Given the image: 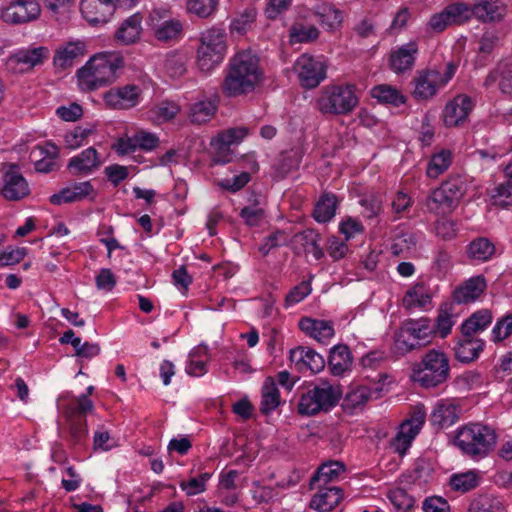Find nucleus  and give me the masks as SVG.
Masks as SVG:
<instances>
[{
  "label": "nucleus",
  "mask_w": 512,
  "mask_h": 512,
  "mask_svg": "<svg viewBox=\"0 0 512 512\" xmlns=\"http://www.w3.org/2000/svg\"><path fill=\"white\" fill-rule=\"evenodd\" d=\"M294 70L303 88L314 89L326 78L327 66L314 56L302 54L294 63Z\"/></svg>",
  "instance_id": "10"
},
{
  "label": "nucleus",
  "mask_w": 512,
  "mask_h": 512,
  "mask_svg": "<svg viewBox=\"0 0 512 512\" xmlns=\"http://www.w3.org/2000/svg\"><path fill=\"white\" fill-rule=\"evenodd\" d=\"M212 474L203 472L195 477H190L187 480H181L179 487L188 496L198 495L206 490V484L210 480Z\"/></svg>",
  "instance_id": "44"
},
{
  "label": "nucleus",
  "mask_w": 512,
  "mask_h": 512,
  "mask_svg": "<svg viewBox=\"0 0 512 512\" xmlns=\"http://www.w3.org/2000/svg\"><path fill=\"white\" fill-rule=\"evenodd\" d=\"M487 287L482 276L472 277L457 287L453 292V300L457 304H468L478 299Z\"/></svg>",
  "instance_id": "24"
},
{
  "label": "nucleus",
  "mask_w": 512,
  "mask_h": 512,
  "mask_svg": "<svg viewBox=\"0 0 512 512\" xmlns=\"http://www.w3.org/2000/svg\"><path fill=\"white\" fill-rule=\"evenodd\" d=\"M124 67L125 60L120 53H98L77 71L79 86L90 92L110 85L123 74Z\"/></svg>",
  "instance_id": "2"
},
{
  "label": "nucleus",
  "mask_w": 512,
  "mask_h": 512,
  "mask_svg": "<svg viewBox=\"0 0 512 512\" xmlns=\"http://www.w3.org/2000/svg\"><path fill=\"white\" fill-rule=\"evenodd\" d=\"M451 164V153L449 151H441L434 155L430 160L427 167V176L430 178H437L442 174Z\"/></svg>",
  "instance_id": "48"
},
{
  "label": "nucleus",
  "mask_w": 512,
  "mask_h": 512,
  "mask_svg": "<svg viewBox=\"0 0 512 512\" xmlns=\"http://www.w3.org/2000/svg\"><path fill=\"white\" fill-rule=\"evenodd\" d=\"M141 88L136 84L114 87L103 95L105 104L111 109L128 110L138 105Z\"/></svg>",
  "instance_id": "13"
},
{
  "label": "nucleus",
  "mask_w": 512,
  "mask_h": 512,
  "mask_svg": "<svg viewBox=\"0 0 512 512\" xmlns=\"http://www.w3.org/2000/svg\"><path fill=\"white\" fill-rule=\"evenodd\" d=\"M498 434L494 427L482 422H470L459 427L454 436L455 446L467 457L480 460L495 448Z\"/></svg>",
  "instance_id": "3"
},
{
  "label": "nucleus",
  "mask_w": 512,
  "mask_h": 512,
  "mask_svg": "<svg viewBox=\"0 0 512 512\" xmlns=\"http://www.w3.org/2000/svg\"><path fill=\"white\" fill-rule=\"evenodd\" d=\"M217 5L218 0H188L187 8L189 12L207 18L214 13Z\"/></svg>",
  "instance_id": "50"
},
{
  "label": "nucleus",
  "mask_w": 512,
  "mask_h": 512,
  "mask_svg": "<svg viewBox=\"0 0 512 512\" xmlns=\"http://www.w3.org/2000/svg\"><path fill=\"white\" fill-rule=\"evenodd\" d=\"M96 286L100 290L111 291L116 286V277L108 268L100 270L95 278Z\"/></svg>",
  "instance_id": "61"
},
{
  "label": "nucleus",
  "mask_w": 512,
  "mask_h": 512,
  "mask_svg": "<svg viewBox=\"0 0 512 512\" xmlns=\"http://www.w3.org/2000/svg\"><path fill=\"white\" fill-rule=\"evenodd\" d=\"M352 363V356L348 346L336 345L334 346L328 357V365L333 375H342L349 369Z\"/></svg>",
  "instance_id": "33"
},
{
  "label": "nucleus",
  "mask_w": 512,
  "mask_h": 512,
  "mask_svg": "<svg viewBox=\"0 0 512 512\" xmlns=\"http://www.w3.org/2000/svg\"><path fill=\"white\" fill-rule=\"evenodd\" d=\"M101 165L99 154L93 147L83 150L79 155L69 160L67 168L73 175H85L91 173Z\"/></svg>",
  "instance_id": "26"
},
{
  "label": "nucleus",
  "mask_w": 512,
  "mask_h": 512,
  "mask_svg": "<svg viewBox=\"0 0 512 512\" xmlns=\"http://www.w3.org/2000/svg\"><path fill=\"white\" fill-rule=\"evenodd\" d=\"M105 175L108 180L116 187L125 180L129 173L128 169L125 166H121L118 164L107 166L104 170Z\"/></svg>",
  "instance_id": "62"
},
{
  "label": "nucleus",
  "mask_w": 512,
  "mask_h": 512,
  "mask_svg": "<svg viewBox=\"0 0 512 512\" xmlns=\"http://www.w3.org/2000/svg\"><path fill=\"white\" fill-rule=\"evenodd\" d=\"M298 326L306 335L321 343H324L334 335L333 323L331 321L302 317L299 320Z\"/></svg>",
  "instance_id": "27"
},
{
  "label": "nucleus",
  "mask_w": 512,
  "mask_h": 512,
  "mask_svg": "<svg viewBox=\"0 0 512 512\" xmlns=\"http://www.w3.org/2000/svg\"><path fill=\"white\" fill-rule=\"evenodd\" d=\"M424 425V418H406L399 426L391 445L395 452L403 456L411 447Z\"/></svg>",
  "instance_id": "15"
},
{
  "label": "nucleus",
  "mask_w": 512,
  "mask_h": 512,
  "mask_svg": "<svg viewBox=\"0 0 512 512\" xmlns=\"http://www.w3.org/2000/svg\"><path fill=\"white\" fill-rule=\"evenodd\" d=\"M499 89L505 94H512V64L510 63L503 62Z\"/></svg>",
  "instance_id": "64"
},
{
  "label": "nucleus",
  "mask_w": 512,
  "mask_h": 512,
  "mask_svg": "<svg viewBox=\"0 0 512 512\" xmlns=\"http://www.w3.org/2000/svg\"><path fill=\"white\" fill-rule=\"evenodd\" d=\"M449 377V357L444 351L435 348L427 350L411 368V380L425 389L439 387Z\"/></svg>",
  "instance_id": "4"
},
{
  "label": "nucleus",
  "mask_w": 512,
  "mask_h": 512,
  "mask_svg": "<svg viewBox=\"0 0 512 512\" xmlns=\"http://www.w3.org/2000/svg\"><path fill=\"white\" fill-rule=\"evenodd\" d=\"M321 235L313 229H306L296 233L292 238V244L296 250H302L304 253H311L316 260L324 256L320 246Z\"/></svg>",
  "instance_id": "25"
},
{
  "label": "nucleus",
  "mask_w": 512,
  "mask_h": 512,
  "mask_svg": "<svg viewBox=\"0 0 512 512\" xmlns=\"http://www.w3.org/2000/svg\"><path fill=\"white\" fill-rule=\"evenodd\" d=\"M115 7L113 0H82L80 3L83 17L93 25L106 23Z\"/></svg>",
  "instance_id": "18"
},
{
  "label": "nucleus",
  "mask_w": 512,
  "mask_h": 512,
  "mask_svg": "<svg viewBox=\"0 0 512 512\" xmlns=\"http://www.w3.org/2000/svg\"><path fill=\"white\" fill-rule=\"evenodd\" d=\"M319 31L313 26H305L303 24L293 25L290 29V42L295 43H308L318 38Z\"/></svg>",
  "instance_id": "46"
},
{
  "label": "nucleus",
  "mask_w": 512,
  "mask_h": 512,
  "mask_svg": "<svg viewBox=\"0 0 512 512\" xmlns=\"http://www.w3.org/2000/svg\"><path fill=\"white\" fill-rule=\"evenodd\" d=\"M431 294L423 284H416L408 290L403 298V306L406 309L412 307H425L431 303Z\"/></svg>",
  "instance_id": "39"
},
{
  "label": "nucleus",
  "mask_w": 512,
  "mask_h": 512,
  "mask_svg": "<svg viewBox=\"0 0 512 512\" xmlns=\"http://www.w3.org/2000/svg\"><path fill=\"white\" fill-rule=\"evenodd\" d=\"M342 397V390L337 385L324 382L303 393L298 401V412L301 415L328 413Z\"/></svg>",
  "instance_id": "7"
},
{
  "label": "nucleus",
  "mask_w": 512,
  "mask_h": 512,
  "mask_svg": "<svg viewBox=\"0 0 512 512\" xmlns=\"http://www.w3.org/2000/svg\"><path fill=\"white\" fill-rule=\"evenodd\" d=\"M492 333L495 341H501L510 336L512 333V314H508L497 321Z\"/></svg>",
  "instance_id": "58"
},
{
  "label": "nucleus",
  "mask_w": 512,
  "mask_h": 512,
  "mask_svg": "<svg viewBox=\"0 0 512 512\" xmlns=\"http://www.w3.org/2000/svg\"><path fill=\"white\" fill-rule=\"evenodd\" d=\"M454 325L453 316L448 312L447 305H442L438 311L437 318L434 326V336L439 335L441 338H446Z\"/></svg>",
  "instance_id": "47"
},
{
  "label": "nucleus",
  "mask_w": 512,
  "mask_h": 512,
  "mask_svg": "<svg viewBox=\"0 0 512 512\" xmlns=\"http://www.w3.org/2000/svg\"><path fill=\"white\" fill-rule=\"evenodd\" d=\"M378 378L381 381L386 379L387 376L379 374ZM383 390L384 385L380 382L374 383L372 386L361 385L345 395L341 406L346 413H359L369 400L380 398Z\"/></svg>",
  "instance_id": "11"
},
{
  "label": "nucleus",
  "mask_w": 512,
  "mask_h": 512,
  "mask_svg": "<svg viewBox=\"0 0 512 512\" xmlns=\"http://www.w3.org/2000/svg\"><path fill=\"white\" fill-rule=\"evenodd\" d=\"M141 21L142 17L136 13L122 22L120 27L115 32V40L123 45H130L135 43L141 34Z\"/></svg>",
  "instance_id": "28"
},
{
  "label": "nucleus",
  "mask_w": 512,
  "mask_h": 512,
  "mask_svg": "<svg viewBox=\"0 0 512 512\" xmlns=\"http://www.w3.org/2000/svg\"><path fill=\"white\" fill-rule=\"evenodd\" d=\"M301 158V153L295 149L282 152L273 165L274 178L284 179L291 171L299 167Z\"/></svg>",
  "instance_id": "32"
},
{
  "label": "nucleus",
  "mask_w": 512,
  "mask_h": 512,
  "mask_svg": "<svg viewBox=\"0 0 512 512\" xmlns=\"http://www.w3.org/2000/svg\"><path fill=\"white\" fill-rule=\"evenodd\" d=\"M56 115L64 121L75 122L83 115V109L78 103H71L69 106H60L56 109Z\"/></svg>",
  "instance_id": "56"
},
{
  "label": "nucleus",
  "mask_w": 512,
  "mask_h": 512,
  "mask_svg": "<svg viewBox=\"0 0 512 512\" xmlns=\"http://www.w3.org/2000/svg\"><path fill=\"white\" fill-rule=\"evenodd\" d=\"M281 404L277 384L272 377H267L261 389V402L259 411L261 414H269Z\"/></svg>",
  "instance_id": "31"
},
{
  "label": "nucleus",
  "mask_w": 512,
  "mask_h": 512,
  "mask_svg": "<svg viewBox=\"0 0 512 512\" xmlns=\"http://www.w3.org/2000/svg\"><path fill=\"white\" fill-rule=\"evenodd\" d=\"M495 245L485 237L474 239L468 246V255L470 258L487 261L495 254Z\"/></svg>",
  "instance_id": "40"
},
{
  "label": "nucleus",
  "mask_w": 512,
  "mask_h": 512,
  "mask_svg": "<svg viewBox=\"0 0 512 512\" xmlns=\"http://www.w3.org/2000/svg\"><path fill=\"white\" fill-rule=\"evenodd\" d=\"M182 24L178 20H165L155 28V36L158 40L168 42L180 36Z\"/></svg>",
  "instance_id": "45"
},
{
  "label": "nucleus",
  "mask_w": 512,
  "mask_h": 512,
  "mask_svg": "<svg viewBox=\"0 0 512 512\" xmlns=\"http://www.w3.org/2000/svg\"><path fill=\"white\" fill-rule=\"evenodd\" d=\"M422 509L424 512H450L448 502L439 496H431L423 501Z\"/></svg>",
  "instance_id": "60"
},
{
  "label": "nucleus",
  "mask_w": 512,
  "mask_h": 512,
  "mask_svg": "<svg viewBox=\"0 0 512 512\" xmlns=\"http://www.w3.org/2000/svg\"><path fill=\"white\" fill-rule=\"evenodd\" d=\"M414 89L412 95L418 100H427L436 95L439 88L444 85L441 82V73L437 70H425L419 72L413 80Z\"/></svg>",
  "instance_id": "17"
},
{
  "label": "nucleus",
  "mask_w": 512,
  "mask_h": 512,
  "mask_svg": "<svg viewBox=\"0 0 512 512\" xmlns=\"http://www.w3.org/2000/svg\"><path fill=\"white\" fill-rule=\"evenodd\" d=\"M484 345V341L478 337H465L460 334L455 339L454 357L461 363H471L478 359Z\"/></svg>",
  "instance_id": "21"
},
{
  "label": "nucleus",
  "mask_w": 512,
  "mask_h": 512,
  "mask_svg": "<svg viewBox=\"0 0 512 512\" xmlns=\"http://www.w3.org/2000/svg\"><path fill=\"white\" fill-rule=\"evenodd\" d=\"M257 12L254 8H246L241 14L235 17L230 24V29L243 34L256 19Z\"/></svg>",
  "instance_id": "51"
},
{
  "label": "nucleus",
  "mask_w": 512,
  "mask_h": 512,
  "mask_svg": "<svg viewBox=\"0 0 512 512\" xmlns=\"http://www.w3.org/2000/svg\"><path fill=\"white\" fill-rule=\"evenodd\" d=\"M479 475L475 471L454 474L450 478V486L454 491L468 492L479 484Z\"/></svg>",
  "instance_id": "43"
},
{
  "label": "nucleus",
  "mask_w": 512,
  "mask_h": 512,
  "mask_svg": "<svg viewBox=\"0 0 512 512\" xmlns=\"http://www.w3.org/2000/svg\"><path fill=\"white\" fill-rule=\"evenodd\" d=\"M48 56V48L40 46L21 49L10 58V61L23 64L27 69H32L35 66L42 64L43 61L48 58Z\"/></svg>",
  "instance_id": "35"
},
{
  "label": "nucleus",
  "mask_w": 512,
  "mask_h": 512,
  "mask_svg": "<svg viewBox=\"0 0 512 512\" xmlns=\"http://www.w3.org/2000/svg\"><path fill=\"white\" fill-rule=\"evenodd\" d=\"M166 72L173 78L181 77L186 72L185 57L179 53L169 54L165 60Z\"/></svg>",
  "instance_id": "52"
},
{
  "label": "nucleus",
  "mask_w": 512,
  "mask_h": 512,
  "mask_svg": "<svg viewBox=\"0 0 512 512\" xmlns=\"http://www.w3.org/2000/svg\"><path fill=\"white\" fill-rule=\"evenodd\" d=\"M197 50V65L205 73L212 71L224 59L226 53V34L224 30L212 28L201 36Z\"/></svg>",
  "instance_id": "8"
},
{
  "label": "nucleus",
  "mask_w": 512,
  "mask_h": 512,
  "mask_svg": "<svg viewBox=\"0 0 512 512\" xmlns=\"http://www.w3.org/2000/svg\"><path fill=\"white\" fill-rule=\"evenodd\" d=\"M344 471L345 465L340 461H328L323 463L312 476L310 489H314L317 484L326 485L329 482L337 480Z\"/></svg>",
  "instance_id": "30"
},
{
  "label": "nucleus",
  "mask_w": 512,
  "mask_h": 512,
  "mask_svg": "<svg viewBox=\"0 0 512 512\" xmlns=\"http://www.w3.org/2000/svg\"><path fill=\"white\" fill-rule=\"evenodd\" d=\"M343 498V491L335 486L319 485V490L310 501V507L317 512H329L334 509Z\"/></svg>",
  "instance_id": "23"
},
{
  "label": "nucleus",
  "mask_w": 512,
  "mask_h": 512,
  "mask_svg": "<svg viewBox=\"0 0 512 512\" xmlns=\"http://www.w3.org/2000/svg\"><path fill=\"white\" fill-rule=\"evenodd\" d=\"M464 399H442L435 406L431 416H459L467 412Z\"/></svg>",
  "instance_id": "41"
},
{
  "label": "nucleus",
  "mask_w": 512,
  "mask_h": 512,
  "mask_svg": "<svg viewBox=\"0 0 512 512\" xmlns=\"http://www.w3.org/2000/svg\"><path fill=\"white\" fill-rule=\"evenodd\" d=\"M371 95L373 98L377 99L378 102L391 104L395 107L404 104L406 101V97L401 94L398 89L386 84L373 87Z\"/></svg>",
  "instance_id": "38"
},
{
  "label": "nucleus",
  "mask_w": 512,
  "mask_h": 512,
  "mask_svg": "<svg viewBox=\"0 0 512 512\" xmlns=\"http://www.w3.org/2000/svg\"><path fill=\"white\" fill-rule=\"evenodd\" d=\"M464 13H467V4L454 3L448 5L440 13L434 14L428 25L432 31L440 33L449 25H459L466 22Z\"/></svg>",
  "instance_id": "16"
},
{
  "label": "nucleus",
  "mask_w": 512,
  "mask_h": 512,
  "mask_svg": "<svg viewBox=\"0 0 512 512\" xmlns=\"http://www.w3.org/2000/svg\"><path fill=\"white\" fill-rule=\"evenodd\" d=\"M316 104L322 114H349L358 104L355 86L352 84L327 85L321 89Z\"/></svg>",
  "instance_id": "6"
},
{
  "label": "nucleus",
  "mask_w": 512,
  "mask_h": 512,
  "mask_svg": "<svg viewBox=\"0 0 512 512\" xmlns=\"http://www.w3.org/2000/svg\"><path fill=\"white\" fill-rule=\"evenodd\" d=\"M417 52L418 48L416 43L410 42L403 45L397 51L392 53L390 58L391 68L397 73L411 69L414 65L415 55Z\"/></svg>",
  "instance_id": "29"
},
{
  "label": "nucleus",
  "mask_w": 512,
  "mask_h": 512,
  "mask_svg": "<svg viewBox=\"0 0 512 512\" xmlns=\"http://www.w3.org/2000/svg\"><path fill=\"white\" fill-rule=\"evenodd\" d=\"M337 208V197L332 193H324L317 201L313 217L319 223H326L330 221Z\"/></svg>",
  "instance_id": "37"
},
{
  "label": "nucleus",
  "mask_w": 512,
  "mask_h": 512,
  "mask_svg": "<svg viewBox=\"0 0 512 512\" xmlns=\"http://www.w3.org/2000/svg\"><path fill=\"white\" fill-rule=\"evenodd\" d=\"M311 285L308 281H303L295 286L286 296L285 302L287 305H293L302 301L306 296L311 293Z\"/></svg>",
  "instance_id": "57"
},
{
  "label": "nucleus",
  "mask_w": 512,
  "mask_h": 512,
  "mask_svg": "<svg viewBox=\"0 0 512 512\" xmlns=\"http://www.w3.org/2000/svg\"><path fill=\"white\" fill-rule=\"evenodd\" d=\"M41 13L37 0H12L1 9V19L8 24H23L36 20Z\"/></svg>",
  "instance_id": "12"
},
{
  "label": "nucleus",
  "mask_w": 512,
  "mask_h": 512,
  "mask_svg": "<svg viewBox=\"0 0 512 512\" xmlns=\"http://www.w3.org/2000/svg\"><path fill=\"white\" fill-rule=\"evenodd\" d=\"M4 185L1 189L3 197L9 201H18L29 194V187L23 175L9 170L3 175Z\"/></svg>",
  "instance_id": "22"
},
{
  "label": "nucleus",
  "mask_w": 512,
  "mask_h": 512,
  "mask_svg": "<svg viewBox=\"0 0 512 512\" xmlns=\"http://www.w3.org/2000/svg\"><path fill=\"white\" fill-rule=\"evenodd\" d=\"M468 512H507V507L501 497L483 494L471 501Z\"/></svg>",
  "instance_id": "36"
},
{
  "label": "nucleus",
  "mask_w": 512,
  "mask_h": 512,
  "mask_svg": "<svg viewBox=\"0 0 512 512\" xmlns=\"http://www.w3.org/2000/svg\"><path fill=\"white\" fill-rule=\"evenodd\" d=\"M465 21L475 17L481 22L492 23L501 21L506 14V6L499 0H474L471 6L467 5Z\"/></svg>",
  "instance_id": "14"
},
{
  "label": "nucleus",
  "mask_w": 512,
  "mask_h": 512,
  "mask_svg": "<svg viewBox=\"0 0 512 512\" xmlns=\"http://www.w3.org/2000/svg\"><path fill=\"white\" fill-rule=\"evenodd\" d=\"M493 205L506 208L512 206V188L499 184L491 196Z\"/></svg>",
  "instance_id": "54"
},
{
  "label": "nucleus",
  "mask_w": 512,
  "mask_h": 512,
  "mask_svg": "<svg viewBox=\"0 0 512 512\" xmlns=\"http://www.w3.org/2000/svg\"><path fill=\"white\" fill-rule=\"evenodd\" d=\"M290 361L295 364L299 371L307 369L313 373H319L325 367V360L322 355L303 346L290 350Z\"/></svg>",
  "instance_id": "20"
},
{
  "label": "nucleus",
  "mask_w": 512,
  "mask_h": 512,
  "mask_svg": "<svg viewBox=\"0 0 512 512\" xmlns=\"http://www.w3.org/2000/svg\"><path fill=\"white\" fill-rule=\"evenodd\" d=\"M240 216L248 226H258L264 218V211L257 207H244L240 211Z\"/></svg>",
  "instance_id": "63"
},
{
  "label": "nucleus",
  "mask_w": 512,
  "mask_h": 512,
  "mask_svg": "<svg viewBox=\"0 0 512 512\" xmlns=\"http://www.w3.org/2000/svg\"><path fill=\"white\" fill-rule=\"evenodd\" d=\"M85 45L82 42H69L59 49L53 59L54 65L61 69H67L74 64L79 57L84 56Z\"/></svg>",
  "instance_id": "34"
},
{
  "label": "nucleus",
  "mask_w": 512,
  "mask_h": 512,
  "mask_svg": "<svg viewBox=\"0 0 512 512\" xmlns=\"http://www.w3.org/2000/svg\"><path fill=\"white\" fill-rule=\"evenodd\" d=\"M473 103L469 96L458 95L445 106L443 119L447 127L458 126L463 123L472 111Z\"/></svg>",
  "instance_id": "19"
},
{
  "label": "nucleus",
  "mask_w": 512,
  "mask_h": 512,
  "mask_svg": "<svg viewBox=\"0 0 512 512\" xmlns=\"http://www.w3.org/2000/svg\"><path fill=\"white\" fill-rule=\"evenodd\" d=\"M465 191V182L460 176L450 177L431 193L427 206L431 211L451 212L458 206Z\"/></svg>",
  "instance_id": "9"
},
{
  "label": "nucleus",
  "mask_w": 512,
  "mask_h": 512,
  "mask_svg": "<svg viewBox=\"0 0 512 512\" xmlns=\"http://www.w3.org/2000/svg\"><path fill=\"white\" fill-rule=\"evenodd\" d=\"M434 326L428 318L408 319L394 333V349L401 355L423 348L431 342Z\"/></svg>",
  "instance_id": "5"
},
{
  "label": "nucleus",
  "mask_w": 512,
  "mask_h": 512,
  "mask_svg": "<svg viewBox=\"0 0 512 512\" xmlns=\"http://www.w3.org/2000/svg\"><path fill=\"white\" fill-rule=\"evenodd\" d=\"M216 105L212 101H199L190 108L189 118L192 123L203 124L209 121L216 112Z\"/></svg>",
  "instance_id": "42"
},
{
  "label": "nucleus",
  "mask_w": 512,
  "mask_h": 512,
  "mask_svg": "<svg viewBox=\"0 0 512 512\" xmlns=\"http://www.w3.org/2000/svg\"><path fill=\"white\" fill-rule=\"evenodd\" d=\"M63 474L61 485L67 492H73L81 486L82 478L73 466H67Z\"/></svg>",
  "instance_id": "55"
},
{
  "label": "nucleus",
  "mask_w": 512,
  "mask_h": 512,
  "mask_svg": "<svg viewBox=\"0 0 512 512\" xmlns=\"http://www.w3.org/2000/svg\"><path fill=\"white\" fill-rule=\"evenodd\" d=\"M263 81L264 71L259 57L245 50L230 58L220 88L224 96L236 98L253 93Z\"/></svg>",
  "instance_id": "1"
},
{
  "label": "nucleus",
  "mask_w": 512,
  "mask_h": 512,
  "mask_svg": "<svg viewBox=\"0 0 512 512\" xmlns=\"http://www.w3.org/2000/svg\"><path fill=\"white\" fill-rule=\"evenodd\" d=\"M26 256L25 248H7L0 253V266H10L19 263Z\"/></svg>",
  "instance_id": "59"
},
{
  "label": "nucleus",
  "mask_w": 512,
  "mask_h": 512,
  "mask_svg": "<svg viewBox=\"0 0 512 512\" xmlns=\"http://www.w3.org/2000/svg\"><path fill=\"white\" fill-rule=\"evenodd\" d=\"M318 21L322 26L333 30L342 22L341 12L330 5H323L317 11Z\"/></svg>",
  "instance_id": "49"
},
{
  "label": "nucleus",
  "mask_w": 512,
  "mask_h": 512,
  "mask_svg": "<svg viewBox=\"0 0 512 512\" xmlns=\"http://www.w3.org/2000/svg\"><path fill=\"white\" fill-rule=\"evenodd\" d=\"M92 133L91 129L82 128L81 126L75 127L73 130L66 133L64 137L65 146L68 149H76L80 147L84 140Z\"/></svg>",
  "instance_id": "53"
}]
</instances>
